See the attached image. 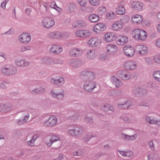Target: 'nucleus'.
<instances>
[{
  "label": "nucleus",
  "mask_w": 160,
  "mask_h": 160,
  "mask_svg": "<svg viewBox=\"0 0 160 160\" xmlns=\"http://www.w3.org/2000/svg\"><path fill=\"white\" fill-rule=\"evenodd\" d=\"M82 75L88 78L85 80L83 88L86 91L91 92L97 87L96 82L94 81L95 78V74L92 72L84 71L81 73Z\"/></svg>",
  "instance_id": "nucleus-1"
},
{
  "label": "nucleus",
  "mask_w": 160,
  "mask_h": 160,
  "mask_svg": "<svg viewBox=\"0 0 160 160\" xmlns=\"http://www.w3.org/2000/svg\"><path fill=\"white\" fill-rule=\"evenodd\" d=\"M132 35L136 39L144 41L147 38V33L144 30L140 29H134L132 32Z\"/></svg>",
  "instance_id": "nucleus-2"
},
{
  "label": "nucleus",
  "mask_w": 160,
  "mask_h": 160,
  "mask_svg": "<svg viewBox=\"0 0 160 160\" xmlns=\"http://www.w3.org/2000/svg\"><path fill=\"white\" fill-rule=\"evenodd\" d=\"M17 71V68L12 65H6L3 66L1 69V72L4 74L9 75H14Z\"/></svg>",
  "instance_id": "nucleus-3"
},
{
  "label": "nucleus",
  "mask_w": 160,
  "mask_h": 160,
  "mask_svg": "<svg viewBox=\"0 0 160 160\" xmlns=\"http://www.w3.org/2000/svg\"><path fill=\"white\" fill-rule=\"evenodd\" d=\"M42 24L43 27L49 28L53 27L54 25L55 21L52 18L46 17L42 19Z\"/></svg>",
  "instance_id": "nucleus-4"
},
{
  "label": "nucleus",
  "mask_w": 160,
  "mask_h": 160,
  "mask_svg": "<svg viewBox=\"0 0 160 160\" xmlns=\"http://www.w3.org/2000/svg\"><path fill=\"white\" fill-rule=\"evenodd\" d=\"M107 54L109 55H115L118 51V48L116 45L112 44H109L105 47Z\"/></svg>",
  "instance_id": "nucleus-5"
},
{
  "label": "nucleus",
  "mask_w": 160,
  "mask_h": 160,
  "mask_svg": "<svg viewBox=\"0 0 160 160\" xmlns=\"http://www.w3.org/2000/svg\"><path fill=\"white\" fill-rule=\"evenodd\" d=\"M18 39L20 42L22 43L26 44L30 42L31 39V37L29 33H22L19 35Z\"/></svg>",
  "instance_id": "nucleus-6"
},
{
  "label": "nucleus",
  "mask_w": 160,
  "mask_h": 160,
  "mask_svg": "<svg viewBox=\"0 0 160 160\" xmlns=\"http://www.w3.org/2000/svg\"><path fill=\"white\" fill-rule=\"evenodd\" d=\"M135 48V52L138 55H144L148 52V48L144 45L142 44L137 45Z\"/></svg>",
  "instance_id": "nucleus-7"
},
{
  "label": "nucleus",
  "mask_w": 160,
  "mask_h": 160,
  "mask_svg": "<svg viewBox=\"0 0 160 160\" xmlns=\"http://www.w3.org/2000/svg\"><path fill=\"white\" fill-rule=\"evenodd\" d=\"M102 42L101 39L97 38H92L87 42L88 45L91 47H96L100 45Z\"/></svg>",
  "instance_id": "nucleus-8"
},
{
  "label": "nucleus",
  "mask_w": 160,
  "mask_h": 160,
  "mask_svg": "<svg viewBox=\"0 0 160 160\" xmlns=\"http://www.w3.org/2000/svg\"><path fill=\"white\" fill-rule=\"evenodd\" d=\"M58 120V118L56 116H51L48 120L44 122L43 125L46 127L53 126L56 125Z\"/></svg>",
  "instance_id": "nucleus-9"
},
{
  "label": "nucleus",
  "mask_w": 160,
  "mask_h": 160,
  "mask_svg": "<svg viewBox=\"0 0 160 160\" xmlns=\"http://www.w3.org/2000/svg\"><path fill=\"white\" fill-rule=\"evenodd\" d=\"M51 96L55 98L61 99L64 96L63 91L61 89H57L52 90L51 92Z\"/></svg>",
  "instance_id": "nucleus-10"
},
{
  "label": "nucleus",
  "mask_w": 160,
  "mask_h": 160,
  "mask_svg": "<svg viewBox=\"0 0 160 160\" xmlns=\"http://www.w3.org/2000/svg\"><path fill=\"white\" fill-rule=\"evenodd\" d=\"M116 43L119 46L123 45L126 44L128 41V38L125 36L118 35L116 37Z\"/></svg>",
  "instance_id": "nucleus-11"
},
{
  "label": "nucleus",
  "mask_w": 160,
  "mask_h": 160,
  "mask_svg": "<svg viewBox=\"0 0 160 160\" xmlns=\"http://www.w3.org/2000/svg\"><path fill=\"white\" fill-rule=\"evenodd\" d=\"M76 36L79 37H88L91 35V31L87 30H81L77 31L75 32Z\"/></svg>",
  "instance_id": "nucleus-12"
},
{
  "label": "nucleus",
  "mask_w": 160,
  "mask_h": 160,
  "mask_svg": "<svg viewBox=\"0 0 160 160\" xmlns=\"http://www.w3.org/2000/svg\"><path fill=\"white\" fill-rule=\"evenodd\" d=\"M124 68L128 70H133L137 67V63L134 61H129L126 62L124 64Z\"/></svg>",
  "instance_id": "nucleus-13"
},
{
  "label": "nucleus",
  "mask_w": 160,
  "mask_h": 160,
  "mask_svg": "<svg viewBox=\"0 0 160 160\" xmlns=\"http://www.w3.org/2000/svg\"><path fill=\"white\" fill-rule=\"evenodd\" d=\"M123 50L125 55L128 58H131L133 56L135 52V49H134L131 46H125Z\"/></svg>",
  "instance_id": "nucleus-14"
},
{
  "label": "nucleus",
  "mask_w": 160,
  "mask_h": 160,
  "mask_svg": "<svg viewBox=\"0 0 160 160\" xmlns=\"http://www.w3.org/2000/svg\"><path fill=\"white\" fill-rule=\"evenodd\" d=\"M119 77L120 78L123 80H128L132 77V74L130 72L126 70H121L119 72Z\"/></svg>",
  "instance_id": "nucleus-15"
},
{
  "label": "nucleus",
  "mask_w": 160,
  "mask_h": 160,
  "mask_svg": "<svg viewBox=\"0 0 160 160\" xmlns=\"http://www.w3.org/2000/svg\"><path fill=\"white\" fill-rule=\"evenodd\" d=\"M49 51L50 52L54 54H58L62 52V48L58 45L53 44L51 46Z\"/></svg>",
  "instance_id": "nucleus-16"
},
{
  "label": "nucleus",
  "mask_w": 160,
  "mask_h": 160,
  "mask_svg": "<svg viewBox=\"0 0 160 160\" xmlns=\"http://www.w3.org/2000/svg\"><path fill=\"white\" fill-rule=\"evenodd\" d=\"M143 21L142 16L139 14L133 15L131 18V22L133 24H140L142 23Z\"/></svg>",
  "instance_id": "nucleus-17"
},
{
  "label": "nucleus",
  "mask_w": 160,
  "mask_h": 160,
  "mask_svg": "<svg viewBox=\"0 0 160 160\" xmlns=\"http://www.w3.org/2000/svg\"><path fill=\"white\" fill-rule=\"evenodd\" d=\"M83 53V50L80 48H76L72 49L71 51V56L78 57L81 55Z\"/></svg>",
  "instance_id": "nucleus-18"
},
{
  "label": "nucleus",
  "mask_w": 160,
  "mask_h": 160,
  "mask_svg": "<svg viewBox=\"0 0 160 160\" xmlns=\"http://www.w3.org/2000/svg\"><path fill=\"white\" fill-rule=\"evenodd\" d=\"M116 37L114 33L108 32L104 35L103 39L107 42H110L114 40Z\"/></svg>",
  "instance_id": "nucleus-19"
},
{
  "label": "nucleus",
  "mask_w": 160,
  "mask_h": 160,
  "mask_svg": "<svg viewBox=\"0 0 160 160\" xmlns=\"http://www.w3.org/2000/svg\"><path fill=\"white\" fill-rule=\"evenodd\" d=\"M131 7L133 10L140 11L142 10L143 5L142 3L139 2L135 1L132 3Z\"/></svg>",
  "instance_id": "nucleus-20"
},
{
  "label": "nucleus",
  "mask_w": 160,
  "mask_h": 160,
  "mask_svg": "<svg viewBox=\"0 0 160 160\" xmlns=\"http://www.w3.org/2000/svg\"><path fill=\"white\" fill-rule=\"evenodd\" d=\"M98 54L97 52L94 49L88 50L87 52L86 56L90 59H94Z\"/></svg>",
  "instance_id": "nucleus-21"
},
{
  "label": "nucleus",
  "mask_w": 160,
  "mask_h": 160,
  "mask_svg": "<svg viewBox=\"0 0 160 160\" xmlns=\"http://www.w3.org/2000/svg\"><path fill=\"white\" fill-rule=\"evenodd\" d=\"M23 118L22 119H17L16 120V123L18 125H22L26 122L29 117V115L28 112L24 113L23 114Z\"/></svg>",
  "instance_id": "nucleus-22"
},
{
  "label": "nucleus",
  "mask_w": 160,
  "mask_h": 160,
  "mask_svg": "<svg viewBox=\"0 0 160 160\" xmlns=\"http://www.w3.org/2000/svg\"><path fill=\"white\" fill-rule=\"evenodd\" d=\"M105 28V25L104 24L99 23L94 26L93 28V29L94 32L97 33H99L104 31Z\"/></svg>",
  "instance_id": "nucleus-23"
},
{
  "label": "nucleus",
  "mask_w": 160,
  "mask_h": 160,
  "mask_svg": "<svg viewBox=\"0 0 160 160\" xmlns=\"http://www.w3.org/2000/svg\"><path fill=\"white\" fill-rule=\"evenodd\" d=\"M51 81L54 84L57 85L58 86H61L63 85L65 83V81L64 78L62 76H60L57 79H55L52 78Z\"/></svg>",
  "instance_id": "nucleus-24"
},
{
  "label": "nucleus",
  "mask_w": 160,
  "mask_h": 160,
  "mask_svg": "<svg viewBox=\"0 0 160 160\" xmlns=\"http://www.w3.org/2000/svg\"><path fill=\"white\" fill-rule=\"evenodd\" d=\"M111 80L116 88L121 87L123 85L122 81L114 76L111 77Z\"/></svg>",
  "instance_id": "nucleus-25"
},
{
  "label": "nucleus",
  "mask_w": 160,
  "mask_h": 160,
  "mask_svg": "<svg viewBox=\"0 0 160 160\" xmlns=\"http://www.w3.org/2000/svg\"><path fill=\"white\" fill-rule=\"evenodd\" d=\"M132 92L136 96L138 95H142L146 94L147 91L145 89L137 87L133 90Z\"/></svg>",
  "instance_id": "nucleus-26"
},
{
  "label": "nucleus",
  "mask_w": 160,
  "mask_h": 160,
  "mask_svg": "<svg viewBox=\"0 0 160 160\" xmlns=\"http://www.w3.org/2000/svg\"><path fill=\"white\" fill-rule=\"evenodd\" d=\"M121 2L118 6L116 8L115 10L117 14L118 15H123L126 12V10L124 5Z\"/></svg>",
  "instance_id": "nucleus-27"
},
{
  "label": "nucleus",
  "mask_w": 160,
  "mask_h": 160,
  "mask_svg": "<svg viewBox=\"0 0 160 160\" xmlns=\"http://www.w3.org/2000/svg\"><path fill=\"white\" fill-rule=\"evenodd\" d=\"M65 34H67L66 33H62L58 32H52L49 34V36L51 38L60 39L63 37Z\"/></svg>",
  "instance_id": "nucleus-28"
},
{
  "label": "nucleus",
  "mask_w": 160,
  "mask_h": 160,
  "mask_svg": "<svg viewBox=\"0 0 160 160\" xmlns=\"http://www.w3.org/2000/svg\"><path fill=\"white\" fill-rule=\"evenodd\" d=\"M146 120L150 124L156 125L158 126H160V120H156L152 117H149L148 116L146 117Z\"/></svg>",
  "instance_id": "nucleus-29"
},
{
  "label": "nucleus",
  "mask_w": 160,
  "mask_h": 160,
  "mask_svg": "<svg viewBox=\"0 0 160 160\" xmlns=\"http://www.w3.org/2000/svg\"><path fill=\"white\" fill-rule=\"evenodd\" d=\"M123 25V23L121 21L116 22L113 24L112 28L115 31L120 30L122 28Z\"/></svg>",
  "instance_id": "nucleus-30"
},
{
  "label": "nucleus",
  "mask_w": 160,
  "mask_h": 160,
  "mask_svg": "<svg viewBox=\"0 0 160 160\" xmlns=\"http://www.w3.org/2000/svg\"><path fill=\"white\" fill-rule=\"evenodd\" d=\"M88 19L92 22H96L99 20L100 18L98 15L92 13L89 15Z\"/></svg>",
  "instance_id": "nucleus-31"
},
{
  "label": "nucleus",
  "mask_w": 160,
  "mask_h": 160,
  "mask_svg": "<svg viewBox=\"0 0 160 160\" xmlns=\"http://www.w3.org/2000/svg\"><path fill=\"white\" fill-rule=\"evenodd\" d=\"M41 61L42 63L47 65H51L52 64L53 59L48 57H44L41 58Z\"/></svg>",
  "instance_id": "nucleus-32"
},
{
  "label": "nucleus",
  "mask_w": 160,
  "mask_h": 160,
  "mask_svg": "<svg viewBox=\"0 0 160 160\" xmlns=\"http://www.w3.org/2000/svg\"><path fill=\"white\" fill-rule=\"evenodd\" d=\"M15 64L18 67H25L28 65L29 63L24 60L17 59L15 61Z\"/></svg>",
  "instance_id": "nucleus-33"
},
{
  "label": "nucleus",
  "mask_w": 160,
  "mask_h": 160,
  "mask_svg": "<svg viewBox=\"0 0 160 160\" xmlns=\"http://www.w3.org/2000/svg\"><path fill=\"white\" fill-rule=\"evenodd\" d=\"M12 107V106L11 105H5L3 104H0V111L1 112H7L9 111Z\"/></svg>",
  "instance_id": "nucleus-34"
},
{
  "label": "nucleus",
  "mask_w": 160,
  "mask_h": 160,
  "mask_svg": "<svg viewBox=\"0 0 160 160\" xmlns=\"http://www.w3.org/2000/svg\"><path fill=\"white\" fill-rule=\"evenodd\" d=\"M132 105V103L130 101H128L124 103L118 104V106L119 108L127 109L131 106Z\"/></svg>",
  "instance_id": "nucleus-35"
},
{
  "label": "nucleus",
  "mask_w": 160,
  "mask_h": 160,
  "mask_svg": "<svg viewBox=\"0 0 160 160\" xmlns=\"http://www.w3.org/2000/svg\"><path fill=\"white\" fill-rule=\"evenodd\" d=\"M60 140V139L59 137L57 136L53 135L51 137V138L49 142H47V145L48 146L50 147L54 142Z\"/></svg>",
  "instance_id": "nucleus-36"
},
{
  "label": "nucleus",
  "mask_w": 160,
  "mask_h": 160,
  "mask_svg": "<svg viewBox=\"0 0 160 160\" xmlns=\"http://www.w3.org/2000/svg\"><path fill=\"white\" fill-rule=\"evenodd\" d=\"M97 11L99 15L102 16L105 14L107 11V9L105 7L100 6L98 8Z\"/></svg>",
  "instance_id": "nucleus-37"
},
{
  "label": "nucleus",
  "mask_w": 160,
  "mask_h": 160,
  "mask_svg": "<svg viewBox=\"0 0 160 160\" xmlns=\"http://www.w3.org/2000/svg\"><path fill=\"white\" fill-rule=\"evenodd\" d=\"M106 18L108 20H113L117 18V14L114 12H108L106 15Z\"/></svg>",
  "instance_id": "nucleus-38"
},
{
  "label": "nucleus",
  "mask_w": 160,
  "mask_h": 160,
  "mask_svg": "<svg viewBox=\"0 0 160 160\" xmlns=\"http://www.w3.org/2000/svg\"><path fill=\"white\" fill-rule=\"evenodd\" d=\"M148 160H158V155L155 153H150L147 156Z\"/></svg>",
  "instance_id": "nucleus-39"
},
{
  "label": "nucleus",
  "mask_w": 160,
  "mask_h": 160,
  "mask_svg": "<svg viewBox=\"0 0 160 160\" xmlns=\"http://www.w3.org/2000/svg\"><path fill=\"white\" fill-rule=\"evenodd\" d=\"M71 135L72 136H77L79 134L80 128L78 127H75L71 129Z\"/></svg>",
  "instance_id": "nucleus-40"
},
{
  "label": "nucleus",
  "mask_w": 160,
  "mask_h": 160,
  "mask_svg": "<svg viewBox=\"0 0 160 160\" xmlns=\"http://www.w3.org/2000/svg\"><path fill=\"white\" fill-rule=\"evenodd\" d=\"M152 76L155 80L160 82V70H156L154 71Z\"/></svg>",
  "instance_id": "nucleus-41"
},
{
  "label": "nucleus",
  "mask_w": 160,
  "mask_h": 160,
  "mask_svg": "<svg viewBox=\"0 0 160 160\" xmlns=\"http://www.w3.org/2000/svg\"><path fill=\"white\" fill-rule=\"evenodd\" d=\"M102 110L105 111H108L112 112V109L113 108L111 107V105L109 104H106L103 105L102 107Z\"/></svg>",
  "instance_id": "nucleus-42"
},
{
  "label": "nucleus",
  "mask_w": 160,
  "mask_h": 160,
  "mask_svg": "<svg viewBox=\"0 0 160 160\" xmlns=\"http://www.w3.org/2000/svg\"><path fill=\"white\" fill-rule=\"evenodd\" d=\"M45 91V89L42 88H36L32 90V93L34 94H38L43 93Z\"/></svg>",
  "instance_id": "nucleus-43"
},
{
  "label": "nucleus",
  "mask_w": 160,
  "mask_h": 160,
  "mask_svg": "<svg viewBox=\"0 0 160 160\" xmlns=\"http://www.w3.org/2000/svg\"><path fill=\"white\" fill-rule=\"evenodd\" d=\"M137 137L136 134L132 136H128L127 135L124 134V137L126 140L132 141L136 139Z\"/></svg>",
  "instance_id": "nucleus-44"
},
{
  "label": "nucleus",
  "mask_w": 160,
  "mask_h": 160,
  "mask_svg": "<svg viewBox=\"0 0 160 160\" xmlns=\"http://www.w3.org/2000/svg\"><path fill=\"white\" fill-rule=\"evenodd\" d=\"M125 123H129L131 122V120L130 118L126 115H123L121 117Z\"/></svg>",
  "instance_id": "nucleus-45"
},
{
  "label": "nucleus",
  "mask_w": 160,
  "mask_h": 160,
  "mask_svg": "<svg viewBox=\"0 0 160 160\" xmlns=\"http://www.w3.org/2000/svg\"><path fill=\"white\" fill-rule=\"evenodd\" d=\"M89 2L90 3L94 6H98L100 3L99 0H89Z\"/></svg>",
  "instance_id": "nucleus-46"
},
{
  "label": "nucleus",
  "mask_w": 160,
  "mask_h": 160,
  "mask_svg": "<svg viewBox=\"0 0 160 160\" xmlns=\"http://www.w3.org/2000/svg\"><path fill=\"white\" fill-rule=\"evenodd\" d=\"M145 62L148 64H152V59L151 58L146 57L144 58Z\"/></svg>",
  "instance_id": "nucleus-47"
},
{
  "label": "nucleus",
  "mask_w": 160,
  "mask_h": 160,
  "mask_svg": "<svg viewBox=\"0 0 160 160\" xmlns=\"http://www.w3.org/2000/svg\"><path fill=\"white\" fill-rule=\"evenodd\" d=\"M31 50V47L30 46H22L21 48L20 51L21 52H24L27 50Z\"/></svg>",
  "instance_id": "nucleus-48"
},
{
  "label": "nucleus",
  "mask_w": 160,
  "mask_h": 160,
  "mask_svg": "<svg viewBox=\"0 0 160 160\" xmlns=\"http://www.w3.org/2000/svg\"><path fill=\"white\" fill-rule=\"evenodd\" d=\"M130 20V18L128 16L126 15L123 18H122L121 20L122 23H127Z\"/></svg>",
  "instance_id": "nucleus-49"
},
{
  "label": "nucleus",
  "mask_w": 160,
  "mask_h": 160,
  "mask_svg": "<svg viewBox=\"0 0 160 160\" xmlns=\"http://www.w3.org/2000/svg\"><path fill=\"white\" fill-rule=\"evenodd\" d=\"M153 59L156 62L158 63H160V54H158L155 55Z\"/></svg>",
  "instance_id": "nucleus-50"
},
{
  "label": "nucleus",
  "mask_w": 160,
  "mask_h": 160,
  "mask_svg": "<svg viewBox=\"0 0 160 160\" xmlns=\"http://www.w3.org/2000/svg\"><path fill=\"white\" fill-rule=\"evenodd\" d=\"M107 58L106 54H102L100 55L99 56V59L101 61H103L105 60Z\"/></svg>",
  "instance_id": "nucleus-51"
},
{
  "label": "nucleus",
  "mask_w": 160,
  "mask_h": 160,
  "mask_svg": "<svg viewBox=\"0 0 160 160\" xmlns=\"http://www.w3.org/2000/svg\"><path fill=\"white\" fill-rule=\"evenodd\" d=\"M8 1L9 0H5L4 2H2L1 5V8L3 9H5L6 8V5Z\"/></svg>",
  "instance_id": "nucleus-52"
},
{
  "label": "nucleus",
  "mask_w": 160,
  "mask_h": 160,
  "mask_svg": "<svg viewBox=\"0 0 160 160\" xmlns=\"http://www.w3.org/2000/svg\"><path fill=\"white\" fill-rule=\"evenodd\" d=\"M76 23H77V25L76 26H75V27H82L83 26H84V22H83L82 21H77L76 22Z\"/></svg>",
  "instance_id": "nucleus-53"
},
{
  "label": "nucleus",
  "mask_w": 160,
  "mask_h": 160,
  "mask_svg": "<svg viewBox=\"0 0 160 160\" xmlns=\"http://www.w3.org/2000/svg\"><path fill=\"white\" fill-rule=\"evenodd\" d=\"M82 152L81 150H78L73 153L74 156H80L82 154Z\"/></svg>",
  "instance_id": "nucleus-54"
},
{
  "label": "nucleus",
  "mask_w": 160,
  "mask_h": 160,
  "mask_svg": "<svg viewBox=\"0 0 160 160\" xmlns=\"http://www.w3.org/2000/svg\"><path fill=\"white\" fill-rule=\"evenodd\" d=\"M79 4L82 7H84L86 5V2L84 0H81L78 1Z\"/></svg>",
  "instance_id": "nucleus-55"
},
{
  "label": "nucleus",
  "mask_w": 160,
  "mask_h": 160,
  "mask_svg": "<svg viewBox=\"0 0 160 160\" xmlns=\"http://www.w3.org/2000/svg\"><path fill=\"white\" fill-rule=\"evenodd\" d=\"M149 148L152 150H153L154 149V144L152 141H150L149 142Z\"/></svg>",
  "instance_id": "nucleus-56"
},
{
  "label": "nucleus",
  "mask_w": 160,
  "mask_h": 160,
  "mask_svg": "<svg viewBox=\"0 0 160 160\" xmlns=\"http://www.w3.org/2000/svg\"><path fill=\"white\" fill-rule=\"evenodd\" d=\"M155 45L157 47L160 48V38L156 41Z\"/></svg>",
  "instance_id": "nucleus-57"
},
{
  "label": "nucleus",
  "mask_w": 160,
  "mask_h": 160,
  "mask_svg": "<svg viewBox=\"0 0 160 160\" xmlns=\"http://www.w3.org/2000/svg\"><path fill=\"white\" fill-rule=\"evenodd\" d=\"M91 138L90 135H86L84 136L83 140L85 142H88Z\"/></svg>",
  "instance_id": "nucleus-58"
},
{
  "label": "nucleus",
  "mask_w": 160,
  "mask_h": 160,
  "mask_svg": "<svg viewBox=\"0 0 160 160\" xmlns=\"http://www.w3.org/2000/svg\"><path fill=\"white\" fill-rule=\"evenodd\" d=\"M51 6L52 8L54 9H57V8H58V7L54 2H51Z\"/></svg>",
  "instance_id": "nucleus-59"
},
{
  "label": "nucleus",
  "mask_w": 160,
  "mask_h": 160,
  "mask_svg": "<svg viewBox=\"0 0 160 160\" xmlns=\"http://www.w3.org/2000/svg\"><path fill=\"white\" fill-rule=\"evenodd\" d=\"M133 152L131 151L126 152V157H131L133 155Z\"/></svg>",
  "instance_id": "nucleus-60"
},
{
  "label": "nucleus",
  "mask_w": 160,
  "mask_h": 160,
  "mask_svg": "<svg viewBox=\"0 0 160 160\" xmlns=\"http://www.w3.org/2000/svg\"><path fill=\"white\" fill-rule=\"evenodd\" d=\"M27 142L28 144L31 146H32L35 145V141L32 139L28 141Z\"/></svg>",
  "instance_id": "nucleus-61"
},
{
  "label": "nucleus",
  "mask_w": 160,
  "mask_h": 160,
  "mask_svg": "<svg viewBox=\"0 0 160 160\" xmlns=\"http://www.w3.org/2000/svg\"><path fill=\"white\" fill-rule=\"evenodd\" d=\"M78 63V61H74L72 63H71V66H72L73 67L77 66Z\"/></svg>",
  "instance_id": "nucleus-62"
},
{
  "label": "nucleus",
  "mask_w": 160,
  "mask_h": 160,
  "mask_svg": "<svg viewBox=\"0 0 160 160\" xmlns=\"http://www.w3.org/2000/svg\"><path fill=\"white\" fill-rule=\"evenodd\" d=\"M6 33L8 34H12L14 33V30L12 28H11Z\"/></svg>",
  "instance_id": "nucleus-63"
},
{
  "label": "nucleus",
  "mask_w": 160,
  "mask_h": 160,
  "mask_svg": "<svg viewBox=\"0 0 160 160\" xmlns=\"http://www.w3.org/2000/svg\"><path fill=\"white\" fill-rule=\"evenodd\" d=\"M85 121L87 122H90L91 123L92 122V120L91 118H85Z\"/></svg>",
  "instance_id": "nucleus-64"
}]
</instances>
